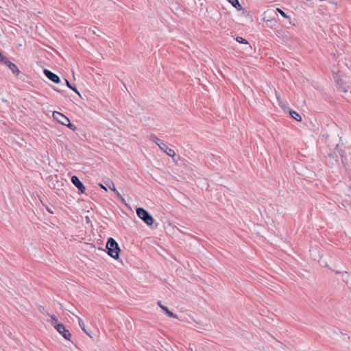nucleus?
<instances>
[{
    "mask_svg": "<svg viewBox=\"0 0 351 351\" xmlns=\"http://www.w3.org/2000/svg\"><path fill=\"white\" fill-rule=\"evenodd\" d=\"M150 140L152 141L153 142H154L156 144H157L158 147H159V145L160 144V143H163L155 134L150 135Z\"/></svg>",
    "mask_w": 351,
    "mask_h": 351,
    "instance_id": "4468645a",
    "label": "nucleus"
},
{
    "mask_svg": "<svg viewBox=\"0 0 351 351\" xmlns=\"http://www.w3.org/2000/svg\"><path fill=\"white\" fill-rule=\"evenodd\" d=\"M106 248L108 250V254L114 259L119 257L120 248L118 243L112 238H109L107 243Z\"/></svg>",
    "mask_w": 351,
    "mask_h": 351,
    "instance_id": "f257e3e1",
    "label": "nucleus"
},
{
    "mask_svg": "<svg viewBox=\"0 0 351 351\" xmlns=\"http://www.w3.org/2000/svg\"><path fill=\"white\" fill-rule=\"evenodd\" d=\"M99 186H100L101 189H104L105 191H107V189H106V188L104 186V185H103L102 184H99Z\"/></svg>",
    "mask_w": 351,
    "mask_h": 351,
    "instance_id": "412c9836",
    "label": "nucleus"
},
{
    "mask_svg": "<svg viewBox=\"0 0 351 351\" xmlns=\"http://www.w3.org/2000/svg\"><path fill=\"white\" fill-rule=\"evenodd\" d=\"M77 320H78V323H79V325L81 328V329L86 334L88 335V336H90L89 333L87 332V330H86V328H85V324L84 323V322L82 321V319L77 317Z\"/></svg>",
    "mask_w": 351,
    "mask_h": 351,
    "instance_id": "f8f14e48",
    "label": "nucleus"
},
{
    "mask_svg": "<svg viewBox=\"0 0 351 351\" xmlns=\"http://www.w3.org/2000/svg\"><path fill=\"white\" fill-rule=\"evenodd\" d=\"M138 217L141 219L147 226H152L154 223V218L148 211L143 208H138L136 210Z\"/></svg>",
    "mask_w": 351,
    "mask_h": 351,
    "instance_id": "f03ea898",
    "label": "nucleus"
},
{
    "mask_svg": "<svg viewBox=\"0 0 351 351\" xmlns=\"http://www.w3.org/2000/svg\"><path fill=\"white\" fill-rule=\"evenodd\" d=\"M160 149L166 153L169 156L173 157L176 156V152L173 149L169 148L165 143H160L159 145Z\"/></svg>",
    "mask_w": 351,
    "mask_h": 351,
    "instance_id": "6e6552de",
    "label": "nucleus"
},
{
    "mask_svg": "<svg viewBox=\"0 0 351 351\" xmlns=\"http://www.w3.org/2000/svg\"><path fill=\"white\" fill-rule=\"evenodd\" d=\"M110 184L112 185L113 186V189H112V191L114 192V193L117 195V197H121V195L120 193H119V191H117L115 186H114V184L112 182L110 181Z\"/></svg>",
    "mask_w": 351,
    "mask_h": 351,
    "instance_id": "a211bd4d",
    "label": "nucleus"
},
{
    "mask_svg": "<svg viewBox=\"0 0 351 351\" xmlns=\"http://www.w3.org/2000/svg\"><path fill=\"white\" fill-rule=\"evenodd\" d=\"M64 125L69 127L70 129H71L73 130H74L75 129V126L73 124L71 123L69 119V123L66 125Z\"/></svg>",
    "mask_w": 351,
    "mask_h": 351,
    "instance_id": "aec40b11",
    "label": "nucleus"
},
{
    "mask_svg": "<svg viewBox=\"0 0 351 351\" xmlns=\"http://www.w3.org/2000/svg\"><path fill=\"white\" fill-rule=\"evenodd\" d=\"M107 185L108 186V187H109L111 190H112L113 186H112V185L110 184V182H109V183H108V184H107Z\"/></svg>",
    "mask_w": 351,
    "mask_h": 351,
    "instance_id": "4be33fe9",
    "label": "nucleus"
},
{
    "mask_svg": "<svg viewBox=\"0 0 351 351\" xmlns=\"http://www.w3.org/2000/svg\"><path fill=\"white\" fill-rule=\"evenodd\" d=\"M0 62L6 65L12 72L14 75L16 76H19L21 73L20 70L18 69L17 66L10 62L6 57L3 56L1 53H0Z\"/></svg>",
    "mask_w": 351,
    "mask_h": 351,
    "instance_id": "7ed1b4c3",
    "label": "nucleus"
},
{
    "mask_svg": "<svg viewBox=\"0 0 351 351\" xmlns=\"http://www.w3.org/2000/svg\"><path fill=\"white\" fill-rule=\"evenodd\" d=\"M53 117L62 125H66L69 123V118L59 112H53Z\"/></svg>",
    "mask_w": 351,
    "mask_h": 351,
    "instance_id": "39448f33",
    "label": "nucleus"
},
{
    "mask_svg": "<svg viewBox=\"0 0 351 351\" xmlns=\"http://www.w3.org/2000/svg\"><path fill=\"white\" fill-rule=\"evenodd\" d=\"M158 305L160 307V308L165 312V313L169 316V317H173V318H177L178 316L176 315H175L173 313H172L171 311H170L166 306H163L162 304H161V302H158Z\"/></svg>",
    "mask_w": 351,
    "mask_h": 351,
    "instance_id": "1a4fd4ad",
    "label": "nucleus"
},
{
    "mask_svg": "<svg viewBox=\"0 0 351 351\" xmlns=\"http://www.w3.org/2000/svg\"><path fill=\"white\" fill-rule=\"evenodd\" d=\"M44 74L49 80L54 83L58 84L60 82V77L56 74L53 73L48 69L44 70Z\"/></svg>",
    "mask_w": 351,
    "mask_h": 351,
    "instance_id": "0eeeda50",
    "label": "nucleus"
},
{
    "mask_svg": "<svg viewBox=\"0 0 351 351\" xmlns=\"http://www.w3.org/2000/svg\"><path fill=\"white\" fill-rule=\"evenodd\" d=\"M267 22L271 23V22H272V21H271V20H269V19H267Z\"/></svg>",
    "mask_w": 351,
    "mask_h": 351,
    "instance_id": "5701e85b",
    "label": "nucleus"
},
{
    "mask_svg": "<svg viewBox=\"0 0 351 351\" xmlns=\"http://www.w3.org/2000/svg\"><path fill=\"white\" fill-rule=\"evenodd\" d=\"M228 2L234 7L237 10H243V7L239 3L238 0H228Z\"/></svg>",
    "mask_w": 351,
    "mask_h": 351,
    "instance_id": "9d476101",
    "label": "nucleus"
},
{
    "mask_svg": "<svg viewBox=\"0 0 351 351\" xmlns=\"http://www.w3.org/2000/svg\"><path fill=\"white\" fill-rule=\"evenodd\" d=\"M335 272H336V274H340V273H341V272H340V271H336Z\"/></svg>",
    "mask_w": 351,
    "mask_h": 351,
    "instance_id": "b1692460",
    "label": "nucleus"
},
{
    "mask_svg": "<svg viewBox=\"0 0 351 351\" xmlns=\"http://www.w3.org/2000/svg\"><path fill=\"white\" fill-rule=\"evenodd\" d=\"M55 328L58 330V332L63 336V337L65 339L70 340L71 337V334L67 329H66L65 326L63 324H56L55 325Z\"/></svg>",
    "mask_w": 351,
    "mask_h": 351,
    "instance_id": "20e7f679",
    "label": "nucleus"
},
{
    "mask_svg": "<svg viewBox=\"0 0 351 351\" xmlns=\"http://www.w3.org/2000/svg\"><path fill=\"white\" fill-rule=\"evenodd\" d=\"M289 114L293 119H295L296 121H302V117H301L300 114L299 113H298L296 111L291 110L289 111Z\"/></svg>",
    "mask_w": 351,
    "mask_h": 351,
    "instance_id": "9b49d317",
    "label": "nucleus"
},
{
    "mask_svg": "<svg viewBox=\"0 0 351 351\" xmlns=\"http://www.w3.org/2000/svg\"><path fill=\"white\" fill-rule=\"evenodd\" d=\"M48 211H49V213H53V212H52V211H51V210H49V209H48Z\"/></svg>",
    "mask_w": 351,
    "mask_h": 351,
    "instance_id": "393cba45",
    "label": "nucleus"
},
{
    "mask_svg": "<svg viewBox=\"0 0 351 351\" xmlns=\"http://www.w3.org/2000/svg\"><path fill=\"white\" fill-rule=\"evenodd\" d=\"M337 84L339 85V89L344 93H346L348 92V86H346V85L343 84L341 82L339 83V82H337Z\"/></svg>",
    "mask_w": 351,
    "mask_h": 351,
    "instance_id": "dca6fc26",
    "label": "nucleus"
},
{
    "mask_svg": "<svg viewBox=\"0 0 351 351\" xmlns=\"http://www.w3.org/2000/svg\"><path fill=\"white\" fill-rule=\"evenodd\" d=\"M235 40L239 43H242V44H245V45H249L248 42L247 40L243 38L241 36H237Z\"/></svg>",
    "mask_w": 351,
    "mask_h": 351,
    "instance_id": "f3484780",
    "label": "nucleus"
},
{
    "mask_svg": "<svg viewBox=\"0 0 351 351\" xmlns=\"http://www.w3.org/2000/svg\"><path fill=\"white\" fill-rule=\"evenodd\" d=\"M276 11L284 18L288 19L289 23H291V18L289 16L282 10L280 8H277Z\"/></svg>",
    "mask_w": 351,
    "mask_h": 351,
    "instance_id": "ddd939ff",
    "label": "nucleus"
},
{
    "mask_svg": "<svg viewBox=\"0 0 351 351\" xmlns=\"http://www.w3.org/2000/svg\"><path fill=\"white\" fill-rule=\"evenodd\" d=\"M51 320H52V323L54 324H58V319L57 317L54 315H52L50 316Z\"/></svg>",
    "mask_w": 351,
    "mask_h": 351,
    "instance_id": "6ab92c4d",
    "label": "nucleus"
},
{
    "mask_svg": "<svg viewBox=\"0 0 351 351\" xmlns=\"http://www.w3.org/2000/svg\"><path fill=\"white\" fill-rule=\"evenodd\" d=\"M66 81V84L67 86V87H69L70 89L73 90V91H75L76 93H77L79 95H80V93L78 92V90H77L76 87L75 86H73L69 80H65Z\"/></svg>",
    "mask_w": 351,
    "mask_h": 351,
    "instance_id": "2eb2a0df",
    "label": "nucleus"
},
{
    "mask_svg": "<svg viewBox=\"0 0 351 351\" xmlns=\"http://www.w3.org/2000/svg\"><path fill=\"white\" fill-rule=\"evenodd\" d=\"M71 182L77 188V189L80 191L81 193L85 192V186H84L83 183L80 180L77 176H73L71 177Z\"/></svg>",
    "mask_w": 351,
    "mask_h": 351,
    "instance_id": "423d86ee",
    "label": "nucleus"
}]
</instances>
